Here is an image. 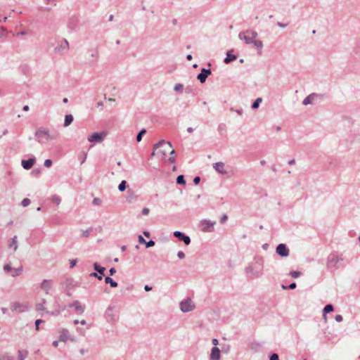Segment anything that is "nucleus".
Listing matches in <instances>:
<instances>
[{"label":"nucleus","mask_w":360,"mask_h":360,"mask_svg":"<svg viewBox=\"0 0 360 360\" xmlns=\"http://www.w3.org/2000/svg\"><path fill=\"white\" fill-rule=\"evenodd\" d=\"M258 33L253 30L248 29L245 31L240 32L238 34L239 39L244 41L246 44H253V46L261 53L263 47V42L260 40L256 39Z\"/></svg>","instance_id":"1"},{"label":"nucleus","mask_w":360,"mask_h":360,"mask_svg":"<svg viewBox=\"0 0 360 360\" xmlns=\"http://www.w3.org/2000/svg\"><path fill=\"white\" fill-rule=\"evenodd\" d=\"M263 268V259L262 258H258L255 259V262L254 265H249L245 269V272L247 274L250 275L251 276H254L255 278H258L261 275V271Z\"/></svg>","instance_id":"2"},{"label":"nucleus","mask_w":360,"mask_h":360,"mask_svg":"<svg viewBox=\"0 0 360 360\" xmlns=\"http://www.w3.org/2000/svg\"><path fill=\"white\" fill-rule=\"evenodd\" d=\"M340 261H342V257H338L335 253L330 254L327 257V268L330 271L337 269L339 267V262Z\"/></svg>","instance_id":"3"},{"label":"nucleus","mask_w":360,"mask_h":360,"mask_svg":"<svg viewBox=\"0 0 360 360\" xmlns=\"http://www.w3.org/2000/svg\"><path fill=\"white\" fill-rule=\"evenodd\" d=\"M35 139L39 143H43V139H46V140L49 139H54L55 137L51 136L49 134V131L48 129H46L44 127H40L34 133Z\"/></svg>","instance_id":"4"},{"label":"nucleus","mask_w":360,"mask_h":360,"mask_svg":"<svg viewBox=\"0 0 360 360\" xmlns=\"http://www.w3.org/2000/svg\"><path fill=\"white\" fill-rule=\"evenodd\" d=\"M115 307L109 305L105 311V317L108 322L114 323L117 321L118 316L114 311Z\"/></svg>","instance_id":"5"},{"label":"nucleus","mask_w":360,"mask_h":360,"mask_svg":"<svg viewBox=\"0 0 360 360\" xmlns=\"http://www.w3.org/2000/svg\"><path fill=\"white\" fill-rule=\"evenodd\" d=\"M216 221H212L208 219H202L200 221L201 231L205 233L212 232L214 229V226Z\"/></svg>","instance_id":"6"},{"label":"nucleus","mask_w":360,"mask_h":360,"mask_svg":"<svg viewBox=\"0 0 360 360\" xmlns=\"http://www.w3.org/2000/svg\"><path fill=\"white\" fill-rule=\"evenodd\" d=\"M276 252L281 257H287L289 256L290 250L285 243H280L276 248Z\"/></svg>","instance_id":"7"},{"label":"nucleus","mask_w":360,"mask_h":360,"mask_svg":"<svg viewBox=\"0 0 360 360\" xmlns=\"http://www.w3.org/2000/svg\"><path fill=\"white\" fill-rule=\"evenodd\" d=\"M194 309L192 301L190 298H187L180 302V309L184 313L190 312Z\"/></svg>","instance_id":"8"},{"label":"nucleus","mask_w":360,"mask_h":360,"mask_svg":"<svg viewBox=\"0 0 360 360\" xmlns=\"http://www.w3.org/2000/svg\"><path fill=\"white\" fill-rule=\"evenodd\" d=\"M160 147L162 148V149L161 150L162 155H165L167 151L168 150V148H172V145L170 141H165L164 140H162L153 146L154 149H157Z\"/></svg>","instance_id":"9"},{"label":"nucleus","mask_w":360,"mask_h":360,"mask_svg":"<svg viewBox=\"0 0 360 360\" xmlns=\"http://www.w3.org/2000/svg\"><path fill=\"white\" fill-rule=\"evenodd\" d=\"M173 235L174 237H176L179 241H182L184 243L185 245H190L191 240L188 236L186 235L184 233L179 231H175L173 233Z\"/></svg>","instance_id":"10"},{"label":"nucleus","mask_w":360,"mask_h":360,"mask_svg":"<svg viewBox=\"0 0 360 360\" xmlns=\"http://www.w3.org/2000/svg\"><path fill=\"white\" fill-rule=\"evenodd\" d=\"M106 136L105 132H94L89 135L87 138L89 142H98L100 143L103 141L104 137Z\"/></svg>","instance_id":"11"},{"label":"nucleus","mask_w":360,"mask_h":360,"mask_svg":"<svg viewBox=\"0 0 360 360\" xmlns=\"http://www.w3.org/2000/svg\"><path fill=\"white\" fill-rule=\"evenodd\" d=\"M79 18L78 16L75 15H71L68 21V27L71 31L76 30L77 27H78L79 24Z\"/></svg>","instance_id":"12"},{"label":"nucleus","mask_w":360,"mask_h":360,"mask_svg":"<svg viewBox=\"0 0 360 360\" xmlns=\"http://www.w3.org/2000/svg\"><path fill=\"white\" fill-rule=\"evenodd\" d=\"M212 74V71L210 68H202L200 72L197 75V79L200 83H204L209 75Z\"/></svg>","instance_id":"13"},{"label":"nucleus","mask_w":360,"mask_h":360,"mask_svg":"<svg viewBox=\"0 0 360 360\" xmlns=\"http://www.w3.org/2000/svg\"><path fill=\"white\" fill-rule=\"evenodd\" d=\"M63 286L65 290H70L77 286V282L72 278L67 277L63 283Z\"/></svg>","instance_id":"14"},{"label":"nucleus","mask_w":360,"mask_h":360,"mask_svg":"<svg viewBox=\"0 0 360 360\" xmlns=\"http://www.w3.org/2000/svg\"><path fill=\"white\" fill-rule=\"evenodd\" d=\"M36 162L35 157L32 156L27 160H22L21 162L22 166L25 169H30Z\"/></svg>","instance_id":"15"},{"label":"nucleus","mask_w":360,"mask_h":360,"mask_svg":"<svg viewBox=\"0 0 360 360\" xmlns=\"http://www.w3.org/2000/svg\"><path fill=\"white\" fill-rule=\"evenodd\" d=\"M323 97V94L312 93L307 96L302 101V104L304 105H309L312 103V101L315 98H322Z\"/></svg>","instance_id":"16"},{"label":"nucleus","mask_w":360,"mask_h":360,"mask_svg":"<svg viewBox=\"0 0 360 360\" xmlns=\"http://www.w3.org/2000/svg\"><path fill=\"white\" fill-rule=\"evenodd\" d=\"M99 58V53L97 50H93L90 55V58L89 59L88 63L89 66H94L98 60Z\"/></svg>","instance_id":"17"},{"label":"nucleus","mask_w":360,"mask_h":360,"mask_svg":"<svg viewBox=\"0 0 360 360\" xmlns=\"http://www.w3.org/2000/svg\"><path fill=\"white\" fill-rule=\"evenodd\" d=\"M70 307H75L76 312L83 314L84 312L85 307L82 305L78 300H75L69 304Z\"/></svg>","instance_id":"18"},{"label":"nucleus","mask_w":360,"mask_h":360,"mask_svg":"<svg viewBox=\"0 0 360 360\" xmlns=\"http://www.w3.org/2000/svg\"><path fill=\"white\" fill-rule=\"evenodd\" d=\"M11 309L13 311L24 312L27 311V307L20 302H13L11 304Z\"/></svg>","instance_id":"19"},{"label":"nucleus","mask_w":360,"mask_h":360,"mask_svg":"<svg viewBox=\"0 0 360 360\" xmlns=\"http://www.w3.org/2000/svg\"><path fill=\"white\" fill-rule=\"evenodd\" d=\"M94 269L96 271L97 274H98V280L101 281L103 279V276L105 275V268L101 266L98 263L95 262L94 264Z\"/></svg>","instance_id":"20"},{"label":"nucleus","mask_w":360,"mask_h":360,"mask_svg":"<svg viewBox=\"0 0 360 360\" xmlns=\"http://www.w3.org/2000/svg\"><path fill=\"white\" fill-rule=\"evenodd\" d=\"M225 164L222 162H218L213 165L214 169L221 174H226L227 172L224 169Z\"/></svg>","instance_id":"21"},{"label":"nucleus","mask_w":360,"mask_h":360,"mask_svg":"<svg viewBox=\"0 0 360 360\" xmlns=\"http://www.w3.org/2000/svg\"><path fill=\"white\" fill-rule=\"evenodd\" d=\"M220 350L218 347H214L212 348L210 354V360H219Z\"/></svg>","instance_id":"22"},{"label":"nucleus","mask_w":360,"mask_h":360,"mask_svg":"<svg viewBox=\"0 0 360 360\" xmlns=\"http://www.w3.org/2000/svg\"><path fill=\"white\" fill-rule=\"evenodd\" d=\"M51 280L44 279L41 283V288L44 290L46 294H48L51 290Z\"/></svg>","instance_id":"23"},{"label":"nucleus","mask_w":360,"mask_h":360,"mask_svg":"<svg viewBox=\"0 0 360 360\" xmlns=\"http://www.w3.org/2000/svg\"><path fill=\"white\" fill-rule=\"evenodd\" d=\"M233 50L229 51L226 53V57L224 60V63L226 64H229L231 62L235 60L237 58V56L232 53Z\"/></svg>","instance_id":"24"},{"label":"nucleus","mask_w":360,"mask_h":360,"mask_svg":"<svg viewBox=\"0 0 360 360\" xmlns=\"http://www.w3.org/2000/svg\"><path fill=\"white\" fill-rule=\"evenodd\" d=\"M333 310H334V307H333V304H328L324 307L323 310V316L326 321L327 319L326 314L328 313L333 311Z\"/></svg>","instance_id":"25"},{"label":"nucleus","mask_w":360,"mask_h":360,"mask_svg":"<svg viewBox=\"0 0 360 360\" xmlns=\"http://www.w3.org/2000/svg\"><path fill=\"white\" fill-rule=\"evenodd\" d=\"M69 338V331L67 329H63L60 331L59 340L63 342H65L68 340Z\"/></svg>","instance_id":"26"},{"label":"nucleus","mask_w":360,"mask_h":360,"mask_svg":"<svg viewBox=\"0 0 360 360\" xmlns=\"http://www.w3.org/2000/svg\"><path fill=\"white\" fill-rule=\"evenodd\" d=\"M9 248H13V250L16 251L18 249L17 236H14L8 244Z\"/></svg>","instance_id":"27"},{"label":"nucleus","mask_w":360,"mask_h":360,"mask_svg":"<svg viewBox=\"0 0 360 360\" xmlns=\"http://www.w3.org/2000/svg\"><path fill=\"white\" fill-rule=\"evenodd\" d=\"M105 283H107V284H109L110 285V287H112V288H116L118 285L117 282L114 281L110 276H105Z\"/></svg>","instance_id":"28"},{"label":"nucleus","mask_w":360,"mask_h":360,"mask_svg":"<svg viewBox=\"0 0 360 360\" xmlns=\"http://www.w3.org/2000/svg\"><path fill=\"white\" fill-rule=\"evenodd\" d=\"M28 355L27 350H18V360H25Z\"/></svg>","instance_id":"29"},{"label":"nucleus","mask_w":360,"mask_h":360,"mask_svg":"<svg viewBox=\"0 0 360 360\" xmlns=\"http://www.w3.org/2000/svg\"><path fill=\"white\" fill-rule=\"evenodd\" d=\"M73 120H74L73 116L71 114L66 115L65 117V121H64L63 126L65 127H68L73 122Z\"/></svg>","instance_id":"30"},{"label":"nucleus","mask_w":360,"mask_h":360,"mask_svg":"<svg viewBox=\"0 0 360 360\" xmlns=\"http://www.w3.org/2000/svg\"><path fill=\"white\" fill-rule=\"evenodd\" d=\"M46 300L45 299H42V302L41 303H38L36 304V310L38 311H45V307H44V304H46Z\"/></svg>","instance_id":"31"},{"label":"nucleus","mask_w":360,"mask_h":360,"mask_svg":"<svg viewBox=\"0 0 360 360\" xmlns=\"http://www.w3.org/2000/svg\"><path fill=\"white\" fill-rule=\"evenodd\" d=\"M147 132L146 129H142L136 135V140L137 142H140L142 140L143 136Z\"/></svg>","instance_id":"32"},{"label":"nucleus","mask_w":360,"mask_h":360,"mask_svg":"<svg viewBox=\"0 0 360 360\" xmlns=\"http://www.w3.org/2000/svg\"><path fill=\"white\" fill-rule=\"evenodd\" d=\"M262 98H257L252 104L251 107L252 109H257L259 106V104L262 103Z\"/></svg>","instance_id":"33"},{"label":"nucleus","mask_w":360,"mask_h":360,"mask_svg":"<svg viewBox=\"0 0 360 360\" xmlns=\"http://www.w3.org/2000/svg\"><path fill=\"white\" fill-rule=\"evenodd\" d=\"M176 184H179V185H185L186 184V180H185L184 175L180 174L177 176Z\"/></svg>","instance_id":"34"},{"label":"nucleus","mask_w":360,"mask_h":360,"mask_svg":"<svg viewBox=\"0 0 360 360\" xmlns=\"http://www.w3.org/2000/svg\"><path fill=\"white\" fill-rule=\"evenodd\" d=\"M22 271V266L17 268V269H13L11 276L13 277L17 276L20 275Z\"/></svg>","instance_id":"35"},{"label":"nucleus","mask_w":360,"mask_h":360,"mask_svg":"<svg viewBox=\"0 0 360 360\" xmlns=\"http://www.w3.org/2000/svg\"><path fill=\"white\" fill-rule=\"evenodd\" d=\"M51 201L55 203L56 205H59L60 203V198L56 195H53L51 196Z\"/></svg>","instance_id":"36"},{"label":"nucleus","mask_w":360,"mask_h":360,"mask_svg":"<svg viewBox=\"0 0 360 360\" xmlns=\"http://www.w3.org/2000/svg\"><path fill=\"white\" fill-rule=\"evenodd\" d=\"M127 186V182L125 180H122L118 186V190L121 192L125 191Z\"/></svg>","instance_id":"37"},{"label":"nucleus","mask_w":360,"mask_h":360,"mask_svg":"<svg viewBox=\"0 0 360 360\" xmlns=\"http://www.w3.org/2000/svg\"><path fill=\"white\" fill-rule=\"evenodd\" d=\"M297 285H296V283L295 282H292L289 285H282V288L284 289V290H293L296 288Z\"/></svg>","instance_id":"38"},{"label":"nucleus","mask_w":360,"mask_h":360,"mask_svg":"<svg viewBox=\"0 0 360 360\" xmlns=\"http://www.w3.org/2000/svg\"><path fill=\"white\" fill-rule=\"evenodd\" d=\"M226 124H219L218 126V131L219 132L220 134H223L224 132H226Z\"/></svg>","instance_id":"39"},{"label":"nucleus","mask_w":360,"mask_h":360,"mask_svg":"<svg viewBox=\"0 0 360 360\" xmlns=\"http://www.w3.org/2000/svg\"><path fill=\"white\" fill-rule=\"evenodd\" d=\"M169 155H171L170 158H169L168 159V161L171 163H174L175 161H176V158H175V150L174 149H172L170 152H169Z\"/></svg>","instance_id":"40"},{"label":"nucleus","mask_w":360,"mask_h":360,"mask_svg":"<svg viewBox=\"0 0 360 360\" xmlns=\"http://www.w3.org/2000/svg\"><path fill=\"white\" fill-rule=\"evenodd\" d=\"M69 48V43L68 41H67V39H64L63 40V42L60 44V47H59V49H68Z\"/></svg>","instance_id":"41"},{"label":"nucleus","mask_w":360,"mask_h":360,"mask_svg":"<svg viewBox=\"0 0 360 360\" xmlns=\"http://www.w3.org/2000/svg\"><path fill=\"white\" fill-rule=\"evenodd\" d=\"M184 89V86L183 84H180V83H178L176 84L174 87V90L175 91H182Z\"/></svg>","instance_id":"42"},{"label":"nucleus","mask_w":360,"mask_h":360,"mask_svg":"<svg viewBox=\"0 0 360 360\" xmlns=\"http://www.w3.org/2000/svg\"><path fill=\"white\" fill-rule=\"evenodd\" d=\"M290 275L292 277V278H297L299 277L300 275H301V272L300 271H291L290 272Z\"/></svg>","instance_id":"43"},{"label":"nucleus","mask_w":360,"mask_h":360,"mask_svg":"<svg viewBox=\"0 0 360 360\" xmlns=\"http://www.w3.org/2000/svg\"><path fill=\"white\" fill-rule=\"evenodd\" d=\"M155 244V241L153 240H150L148 241L146 240L145 245L147 248L154 246Z\"/></svg>","instance_id":"44"},{"label":"nucleus","mask_w":360,"mask_h":360,"mask_svg":"<svg viewBox=\"0 0 360 360\" xmlns=\"http://www.w3.org/2000/svg\"><path fill=\"white\" fill-rule=\"evenodd\" d=\"M92 228L90 227L89 229L85 230L82 233V237L87 238L89 236L90 232L92 231Z\"/></svg>","instance_id":"45"},{"label":"nucleus","mask_w":360,"mask_h":360,"mask_svg":"<svg viewBox=\"0 0 360 360\" xmlns=\"http://www.w3.org/2000/svg\"><path fill=\"white\" fill-rule=\"evenodd\" d=\"M30 204V200L29 198H24L22 202H21V205L23 206V207H27Z\"/></svg>","instance_id":"46"},{"label":"nucleus","mask_w":360,"mask_h":360,"mask_svg":"<svg viewBox=\"0 0 360 360\" xmlns=\"http://www.w3.org/2000/svg\"><path fill=\"white\" fill-rule=\"evenodd\" d=\"M4 270L6 272V273H8L10 271H13V268L11 267V264H6L4 266Z\"/></svg>","instance_id":"47"},{"label":"nucleus","mask_w":360,"mask_h":360,"mask_svg":"<svg viewBox=\"0 0 360 360\" xmlns=\"http://www.w3.org/2000/svg\"><path fill=\"white\" fill-rule=\"evenodd\" d=\"M52 163H53V162H52V160L51 159H46L44 161V165L46 167H50L52 165Z\"/></svg>","instance_id":"48"},{"label":"nucleus","mask_w":360,"mask_h":360,"mask_svg":"<svg viewBox=\"0 0 360 360\" xmlns=\"http://www.w3.org/2000/svg\"><path fill=\"white\" fill-rule=\"evenodd\" d=\"M44 321L42 319H37L35 321V328L37 330H39V324L43 323Z\"/></svg>","instance_id":"49"},{"label":"nucleus","mask_w":360,"mask_h":360,"mask_svg":"<svg viewBox=\"0 0 360 360\" xmlns=\"http://www.w3.org/2000/svg\"><path fill=\"white\" fill-rule=\"evenodd\" d=\"M269 360H279V356L277 354H271L269 356Z\"/></svg>","instance_id":"50"},{"label":"nucleus","mask_w":360,"mask_h":360,"mask_svg":"<svg viewBox=\"0 0 360 360\" xmlns=\"http://www.w3.org/2000/svg\"><path fill=\"white\" fill-rule=\"evenodd\" d=\"M92 203L94 205H99L101 203V200L98 198H94Z\"/></svg>","instance_id":"51"},{"label":"nucleus","mask_w":360,"mask_h":360,"mask_svg":"<svg viewBox=\"0 0 360 360\" xmlns=\"http://www.w3.org/2000/svg\"><path fill=\"white\" fill-rule=\"evenodd\" d=\"M46 314H50L52 316H58L60 314V310H55V311H51V312H49V311H46Z\"/></svg>","instance_id":"52"},{"label":"nucleus","mask_w":360,"mask_h":360,"mask_svg":"<svg viewBox=\"0 0 360 360\" xmlns=\"http://www.w3.org/2000/svg\"><path fill=\"white\" fill-rule=\"evenodd\" d=\"M77 259H71L70 260V269H72L73 267H75L77 264Z\"/></svg>","instance_id":"53"},{"label":"nucleus","mask_w":360,"mask_h":360,"mask_svg":"<svg viewBox=\"0 0 360 360\" xmlns=\"http://www.w3.org/2000/svg\"><path fill=\"white\" fill-rule=\"evenodd\" d=\"M138 240H139V243H141V244H145V243H146L145 238L141 235L139 236Z\"/></svg>","instance_id":"54"},{"label":"nucleus","mask_w":360,"mask_h":360,"mask_svg":"<svg viewBox=\"0 0 360 360\" xmlns=\"http://www.w3.org/2000/svg\"><path fill=\"white\" fill-rule=\"evenodd\" d=\"M228 219V217L226 214H224L221 217V219H220V222L221 224H224L226 223V221H227Z\"/></svg>","instance_id":"55"},{"label":"nucleus","mask_w":360,"mask_h":360,"mask_svg":"<svg viewBox=\"0 0 360 360\" xmlns=\"http://www.w3.org/2000/svg\"><path fill=\"white\" fill-rule=\"evenodd\" d=\"M177 257L182 259L185 257V254L183 251H179L178 253H177Z\"/></svg>","instance_id":"56"},{"label":"nucleus","mask_w":360,"mask_h":360,"mask_svg":"<svg viewBox=\"0 0 360 360\" xmlns=\"http://www.w3.org/2000/svg\"><path fill=\"white\" fill-rule=\"evenodd\" d=\"M200 181V177L197 176L193 179V183L195 185H198Z\"/></svg>","instance_id":"57"},{"label":"nucleus","mask_w":360,"mask_h":360,"mask_svg":"<svg viewBox=\"0 0 360 360\" xmlns=\"http://www.w3.org/2000/svg\"><path fill=\"white\" fill-rule=\"evenodd\" d=\"M335 319L337 322H341L343 319L342 315L338 314L335 316Z\"/></svg>","instance_id":"58"},{"label":"nucleus","mask_w":360,"mask_h":360,"mask_svg":"<svg viewBox=\"0 0 360 360\" xmlns=\"http://www.w3.org/2000/svg\"><path fill=\"white\" fill-rule=\"evenodd\" d=\"M277 25L281 28H285L288 26V24L287 23H283V22H277Z\"/></svg>","instance_id":"59"},{"label":"nucleus","mask_w":360,"mask_h":360,"mask_svg":"<svg viewBox=\"0 0 360 360\" xmlns=\"http://www.w3.org/2000/svg\"><path fill=\"white\" fill-rule=\"evenodd\" d=\"M149 212H150V210H149V209H148V208H147V207H144V208L142 210V214H143V215H147V214H149Z\"/></svg>","instance_id":"60"},{"label":"nucleus","mask_w":360,"mask_h":360,"mask_svg":"<svg viewBox=\"0 0 360 360\" xmlns=\"http://www.w3.org/2000/svg\"><path fill=\"white\" fill-rule=\"evenodd\" d=\"M109 273H110V276H113V275L116 273V269H115V268H114V267H111V268L109 269Z\"/></svg>","instance_id":"61"},{"label":"nucleus","mask_w":360,"mask_h":360,"mask_svg":"<svg viewBox=\"0 0 360 360\" xmlns=\"http://www.w3.org/2000/svg\"><path fill=\"white\" fill-rule=\"evenodd\" d=\"M2 358L4 359V360H13L12 357H11L8 354H5V355H3L2 356Z\"/></svg>","instance_id":"62"},{"label":"nucleus","mask_w":360,"mask_h":360,"mask_svg":"<svg viewBox=\"0 0 360 360\" xmlns=\"http://www.w3.org/2000/svg\"><path fill=\"white\" fill-rule=\"evenodd\" d=\"M98 274H97V272H92L89 274V276L90 277H95V278H97L98 279Z\"/></svg>","instance_id":"63"},{"label":"nucleus","mask_w":360,"mask_h":360,"mask_svg":"<svg viewBox=\"0 0 360 360\" xmlns=\"http://www.w3.org/2000/svg\"><path fill=\"white\" fill-rule=\"evenodd\" d=\"M144 290L147 292L150 291L152 290V287L148 285H146L144 286Z\"/></svg>","instance_id":"64"}]
</instances>
